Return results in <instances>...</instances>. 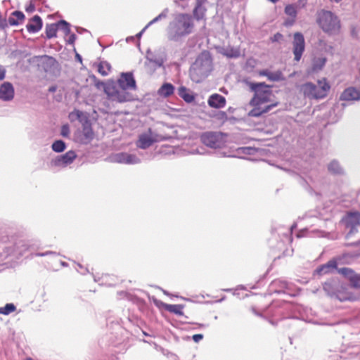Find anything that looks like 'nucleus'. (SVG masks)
Returning <instances> with one entry per match:
<instances>
[{"label":"nucleus","mask_w":360,"mask_h":360,"mask_svg":"<svg viewBox=\"0 0 360 360\" xmlns=\"http://www.w3.org/2000/svg\"><path fill=\"white\" fill-rule=\"evenodd\" d=\"M58 30L63 31L65 35L70 34V25L64 20H60L58 22Z\"/></svg>","instance_id":"obj_37"},{"label":"nucleus","mask_w":360,"mask_h":360,"mask_svg":"<svg viewBox=\"0 0 360 360\" xmlns=\"http://www.w3.org/2000/svg\"><path fill=\"white\" fill-rule=\"evenodd\" d=\"M15 95L13 84L9 82H4L0 85V100L6 102L11 101Z\"/></svg>","instance_id":"obj_13"},{"label":"nucleus","mask_w":360,"mask_h":360,"mask_svg":"<svg viewBox=\"0 0 360 360\" xmlns=\"http://www.w3.org/2000/svg\"><path fill=\"white\" fill-rule=\"evenodd\" d=\"M334 297L341 302L354 301L358 299V297L350 292L343 284H342L341 288H339Z\"/></svg>","instance_id":"obj_17"},{"label":"nucleus","mask_w":360,"mask_h":360,"mask_svg":"<svg viewBox=\"0 0 360 360\" xmlns=\"http://www.w3.org/2000/svg\"><path fill=\"white\" fill-rule=\"evenodd\" d=\"M246 84L254 92V96L249 103L250 105L253 107L248 112L250 117H258L278 105V103L276 102L262 107V105L271 101V98L273 96L271 86L264 82H246Z\"/></svg>","instance_id":"obj_1"},{"label":"nucleus","mask_w":360,"mask_h":360,"mask_svg":"<svg viewBox=\"0 0 360 360\" xmlns=\"http://www.w3.org/2000/svg\"><path fill=\"white\" fill-rule=\"evenodd\" d=\"M82 136L81 142L84 144L89 143L94 138V132L91 127V123L89 118L87 120L86 123H82Z\"/></svg>","instance_id":"obj_16"},{"label":"nucleus","mask_w":360,"mask_h":360,"mask_svg":"<svg viewBox=\"0 0 360 360\" xmlns=\"http://www.w3.org/2000/svg\"><path fill=\"white\" fill-rule=\"evenodd\" d=\"M338 272L341 275L344 276L345 278H347L349 280L353 276L355 272L350 268L343 267L340 269H336Z\"/></svg>","instance_id":"obj_38"},{"label":"nucleus","mask_w":360,"mask_h":360,"mask_svg":"<svg viewBox=\"0 0 360 360\" xmlns=\"http://www.w3.org/2000/svg\"><path fill=\"white\" fill-rule=\"evenodd\" d=\"M174 91V86L170 83H165L158 89V94L163 97H169L172 95Z\"/></svg>","instance_id":"obj_28"},{"label":"nucleus","mask_w":360,"mask_h":360,"mask_svg":"<svg viewBox=\"0 0 360 360\" xmlns=\"http://www.w3.org/2000/svg\"><path fill=\"white\" fill-rule=\"evenodd\" d=\"M329 89L330 86L327 83L322 86H316L311 82H307L302 85L300 89L304 96L309 98H322L326 96Z\"/></svg>","instance_id":"obj_6"},{"label":"nucleus","mask_w":360,"mask_h":360,"mask_svg":"<svg viewBox=\"0 0 360 360\" xmlns=\"http://www.w3.org/2000/svg\"><path fill=\"white\" fill-rule=\"evenodd\" d=\"M200 141L211 148H220L225 145L224 134L219 131H206L200 135Z\"/></svg>","instance_id":"obj_7"},{"label":"nucleus","mask_w":360,"mask_h":360,"mask_svg":"<svg viewBox=\"0 0 360 360\" xmlns=\"http://www.w3.org/2000/svg\"><path fill=\"white\" fill-rule=\"evenodd\" d=\"M41 58H43L46 60V63L47 64L53 65L56 63L55 58L51 56L44 55V56H41Z\"/></svg>","instance_id":"obj_46"},{"label":"nucleus","mask_w":360,"mask_h":360,"mask_svg":"<svg viewBox=\"0 0 360 360\" xmlns=\"http://www.w3.org/2000/svg\"><path fill=\"white\" fill-rule=\"evenodd\" d=\"M194 24L191 15L178 13L169 22L167 27V38L169 41H179L181 38L193 32Z\"/></svg>","instance_id":"obj_2"},{"label":"nucleus","mask_w":360,"mask_h":360,"mask_svg":"<svg viewBox=\"0 0 360 360\" xmlns=\"http://www.w3.org/2000/svg\"><path fill=\"white\" fill-rule=\"evenodd\" d=\"M341 285L342 283L338 279L332 278L324 283L323 290L329 296L334 297L339 288H341Z\"/></svg>","instance_id":"obj_15"},{"label":"nucleus","mask_w":360,"mask_h":360,"mask_svg":"<svg viewBox=\"0 0 360 360\" xmlns=\"http://www.w3.org/2000/svg\"><path fill=\"white\" fill-rule=\"evenodd\" d=\"M8 21L6 18H0V27L2 29H5L8 27Z\"/></svg>","instance_id":"obj_48"},{"label":"nucleus","mask_w":360,"mask_h":360,"mask_svg":"<svg viewBox=\"0 0 360 360\" xmlns=\"http://www.w3.org/2000/svg\"><path fill=\"white\" fill-rule=\"evenodd\" d=\"M285 13L290 18H296L297 11L295 6L292 4L287 5L285 8Z\"/></svg>","instance_id":"obj_40"},{"label":"nucleus","mask_w":360,"mask_h":360,"mask_svg":"<svg viewBox=\"0 0 360 360\" xmlns=\"http://www.w3.org/2000/svg\"><path fill=\"white\" fill-rule=\"evenodd\" d=\"M49 91L50 92H55L56 91V86H53L49 87Z\"/></svg>","instance_id":"obj_59"},{"label":"nucleus","mask_w":360,"mask_h":360,"mask_svg":"<svg viewBox=\"0 0 360 360\" xmlns=\"http://www.w3.org/2000/svg\"><path fill=\"white\" fill-rule=\"evenodd\" d=\"M152 54L150 51H147V56H146V61L145 62V66L147 68H150L151 65H154L153 69L155 70L157 68H160L164 64V60L161 58H154L150 57L149 55Z\"/></svg>","instance_id":"obj_26"},{"label":"nucleus","mask_w":360,"mask_h":360,"mask_svg":"<svg viewBox=\"0 0 360 360\" xmlns=\"http://www.w3.org/2000/svg\"><path fill=\"white\" fill-rule=\"evenodd\" d=\"M307 2V0H299V4H301L302 6H304Z\"/></svg>","instance_id":"obj_57"},{"label":"nucleus","mask_w":360,"mask_h":360,"mask_svg":"<svg viewBox=\"0 0 360 360\" xmlns=\"http://www.w3.org/2000/svg\"><path fill=\"white\" fill-rule=\"evenodd\" d=\"M56 255V252H53V251H46L45 252L37 253V254H35V256H37V257H45V256H47V255Z\"/></svg>","instance_id":"obj_49"},{"label":"nucleus","mask_w":360,"mask_h":360,"mask_svg":"<svg viewBox=\"0 0 360 360\" xmlns=\"http://www.w3.org/2000/svg\"><path fill=\"white\" fill-rule=\"evenodd\" d=\"M345 226L351 229V232L360 224V212H348L342 219Z\"/></svg>","instance_id":"obj_14"},{"label":"nucleus","mask_w":360,"mask_h":360,"mask_svg":"<svg viewBox=\"0 0 360 360\" xmlns=\"http://www.w3.org/2000/svg\"><path fill=\"white\" fill-rule=\"evenodd\" d=\"M42 25L41 18L36 15L30 19V22L26 25V28L30 33H36L41 29Z\"/></svg>","instance_id":"obj_21"},{"label":"nucleus","mask_w":360,"mask_h":360,"mask_svg":"<svg viewBox=\"0 0 360 360\" xmlns=\"http://www.w3.org/2000/svg\"><path fill=\"white\" fill-rule=\"evenodd\" d=\"M205 1V0H196V5L193 9V14L197 20H200L205 17L206 12V8L203 6Z\"/></svg>","instance_id":"obj_23"},{"label":"nucleus","mask_w":360,"mask_h":360,"mask_svg":"<svg viewBox=\"0 0 360 360\" xmlns=\"http://www.w3.org/2000/svg\"><path fill=\"white\" fill-rule=\"evenodd\" d=\"M272 285H279L281 286V288H287V282L286 281H280V280H276V281H274L271 283Z\"/></svg>","instance_id":"obj_45"},{"label":"nucleus","mask_w":360,"mask_h":360,"mask_svg":"<svg viewBox=\"0 0 360 360\" xmlns=\"http://www.w3.org/2000/svg\"><path fill=\"white\" fill-rule=\"evenodd\" d=\"M96 86L98 88L102 86L108 97L113 101L124 103L134 100L133 95L127 91V89L119 87L113 81L107 83L101 82L97 83Z\"/></svg>","instance_id":"obj_5"},{"label":"nucleus","mask_w":360,"mask_h":360,"mask_svg":"<svg viewBox=\"0 0 360 360\" xmlns=\"http://www.w3.org/2000/svg\"><path fill=\"white\" fill-rule=\"evenodd\" d=\"M192 338L194 342H198L203 338V335L202 334H195L193 335Z\"/></svg>","instance_id":"obj_53"},{"label":"nucleus","mask_w":360,"mask_h":360,"mask_svg":"<svg viewBox=\"0 0 360 360\" xmlns=\"http://www.w3.org/2000/svg\"><path fill=\"white\" fill-rule=\"evenodd\" d=\"M111 161L116 163L134 165L139 163L140 159L134 154L118 153L110 157Z\"/></svg>","instance_id":"obj_10"},{"label":"nucleus","mask_w":360,"mask_h":360,"mask_svg":"<svg viewBox=\"0 0 360 360\" xmlns=\"http://www.w3.org/2000/svg\"><path fill=\"white\" fill-rule=\"evenodd\" d=\"M16 309L15 306L13 303L6 304L4 307H0V314L8 315Z\"/></svg>","instance_id":"obj_39"},{"label":"nucleus","mask_w":360,"mask_h":360,"mask_svg":"<svg viewBox=\"0 0 360 360\" xmlns=\"http://www.w3.org/2000/svg\"><path fill=\"white\" fill-rule=\"evenodd\" d=\"M154 142H155V140L149 134H143L139 136V140L136 142V146L141 149H146L152 146Z\"/></svg>","instance_id":"obj_22"},{"label":"nucleus","mask_w":360,"mask_h":360,"mask_svg":"<svg viewBox=\"0 0 360 360\" xmlns=\"http://www.w3.org/2000/svg\"><path fill=\"white\" fill-rule=\"evenodd\" d=\"M78 266H79V268H82L81 264H78Z\"/></svg>","instance_id":"obj_64"},{"label":"nucleus","mask_w":360,"mask_h":360,"mask_svg":"<svg viewBox=\"0 0 360 360\" xmlns=\"http://www.w3.org/2000/svg\"><path fill=\"white\" fill-rule=\"evenodd\" d=\"M68 117L71 122L78 120L81 124L83 122L86 123L87 120L89 119V116L86 112L77 109L70 112L69 113Z\"/></svg>","instance_id":"obj_24"},{"label":"nucleus","mask_w":360,"mask_h":360,"mask_svg":"<svg viewBox=\"0 0 360 360\" xmlns=\"http://www.w3.org/2000/svg\"><path fill=\"white\" fill-rule=\"evenodd\" d=\"M33 248V244L30 241L16 238L11 245L6 247L9 254L13 255L16 257L23 255L26 252L30 251Z\"/></svg>","instance_id":"obj_8"},{"label":"nucleus","mask_w":360,"mask_h":360,"mask_svg":"<svg viewBox=\"0 0 360 360\" xmlns=\"http://www.w3.org/2000/svg\"><path fill=\"white\" fill-rule=\"evenodd\" d=\"M295 18H291V19L290 20H287L285 22V25L286 26H290L292 25H293V23L295 22Z\"/></svg>","instance_id":"obj_54"},{"label":"nucleus","mask_w":360,"mask_h":360,"mask_svg":"<svg viewBox=\"0 0 360 360\" xmlns=\"http://www.w3.org/2000/svg\"><path fill=\"white\" fill-rule=\"evenodd\" d=\"M46 34L48 39L56 37L57 30H58V22L47 24L46 25Z\"/></svg>","instance_id":"obj_32"},{"label":"nucleus","mask_w":360,"mask_h":360,"mask_svg":"<svg viewBox=\"0 0 360 360\" xmlns=\"http://www.w3.org/2000/svg\"><path fill=\"white\" fill-rule=\"evenodd\" d=\"M146 30V29H145V27L139 32L136 34V37H141V35L143 34V33Z\"/></svg>","instance_id":"obj_58"},{"label":"nucleus","mask_w":360,"mask_h":360,"mask_svg":"<svg viewBox=\"0 0 360 360\" xmlns=\"http://www.w3.org/2000/svg\"><path fill=\"white\" fill-rule=\"evenodd\" d=\"M316 22L322 31L329 36L338 35L341 31V22L333 12L321 10L316 14Z\"/></svg>","instance_id":"obj_4"},{"label":"nucleus","mask_w":360,"mask_h":360,"mask_svg":"<svg viewBox=\"0 0 360 360\" xmlns=\"http://www.w3.org/2000/svg\"><path fill=\"white\" fill-rule=\"evenodd\" d=\"M62 265H63V266H67V264H66L65 262H63V263H62Z\"/></svg>","instance_id":"obj_63"},{"label":"nucleus","mask_w":360,"mask_h":360,"mask_svg":"<svg viewBox=\"0 0 360 360\" xmlns=\"http://www.w3.org/2000/svg\"><path fill=\"white\" fill-rule=\"evenodd\" d=\"M326 62V59L325 58H321L316 60L313 64V70H320L325 65Z\"/></svg>","instance_id":"obj_43"},{"label":"nucleus","mask_w":360,"mask_h":360,"mask_svg":"<svg viewBox=\"0 0 360 360\" xmlns=\"http://www.w3.org/2000/svg\"><path fill=\"white\" fill-rule=\"evenodd\" d=\"M212 59L209 52L201 53L191 65L189 74L191 80L200 83L212 71Z\"/></svg>","instance_id":"obj_3"},{"label":"nucleus","mask_w":360,"mask_h":360,"mask_svg":"<svg viewBox=\"0 0 360 360\" xmlns=\"http://www.w3.org/2000/svg\"><path fill=\"white\" fill-rule=\"evenodd\" d=\"M169 13V9L167 8H165L161 13H160L158 16L150 20L146 26L145 29H148L153 24L167 18V14Z\"/></svg>","instance_id":"obj_35"},{"label":"nucleus","mask_w":360,"mask_h":360,"mask_svg":"<svg viewBox=\"0 0 360 360\" xmlns=\"http://www.w3.org/2000/svg\"><path fill=\"white\" fill-rule=\"evenodd\" d=\"M35 8H34V6L33 4H30L27 8H26V11L27 12H33L34 11Z\"/></svg>","instance_id":"obj_55"},{"label":"nucleus","mask_w":360,"mask_h":360,"mask_svg":"<svg viewBox=\"0 0 360 360\" xmlns=\"http://www.w3.org/2000/svg\"><path fill=\"white\" fill-rule=\"evenodd\" d=\"M269 1L272 2V3H276L278 2L279 0H269Z\"/></svg>","instance_id":"obj_62"},{"label":"nucleus","mask_w":360,"mask_h":360,"mask_svg":"<svg viewBox=\"0 0 360 360\" xmlns=\"http://www.w3.org/2000/svg\"><path fill=\"white\" fill-rule=\"evenodd\" d=\"M178 94L188 103H192L195 100L194 96L191 94L185 86H182L178 89Z\"/></svg>","instance_id":"obj_29"},{"label":"nucleus","mask_w":360,"mask_h":360,"mask_svg":"<svg viewBox=\"0 0 360 360\" xmlns=\"http://www.w3.org/2000/svg\"><path fill=\"white\" fill-rule=\"evenodd\" d=\"M111 70V65L107 61H101L98 65V72L102 76H107Z\"/></svg>","instance_id":"obj_33"},{"label":"nucleus","mask_w":360,"mask_h":360,"mask_svg":"<svg viewBox=\"0 0 360 360\" xmlns=\"http://www.w3.org/2000/svg\"><path fill=\"white\" fill-rule=\"evenodd\" d=\"M66 148L65 143L62 140L55 141L51 146V148L54 152L61 153Z\"/></svg>","instance_id":"obj_36"},{"label":"nucleus","mask_w":360,"mask_h":360,"mask_svg":"<svg viewBox=\"0 0 360 360\" xmlns=\"http://www.w3.org/2000/svg\"><path fill=\"white\" fill-rule=\"evenodd\" d=\"M207 103L212 108H221L226 105V98L220 94H214L210 96Z\"/></svg>","instance_id":"obj_20"},{"label":"nucleus","mask_w":360,"mask_h":360,"mask_svg":"<svg viewBox=\"0 0 360 360\" xmlns=\"http://www.w3.org/2000/svg\"><path fill=\"white\" fill-rule=\"evenodd\" d=\"M282 38L283 35L281 33L277 32L271 38V40L273 42H276L279 41L281 39H282Z\"/></svg>","instance_id":"obj_47"},{"label":"nucleus","mask_w":360,"mask_h":360,"mask_svg":"<svg viewBox=\"0 0 360 360\" xmlns=\"http://www.w3.org/2000/svg\"><path fill=\"white\" fill-rule=\"evenodd\" d=\"M349 281L352 288L360 289V274L355 273Z\"/></svg>","instance_id":"obj_41"},{"label":"nucleus","mask_w":360,"mask_h":360,"mask_svg":"<svg viewBox=\"0 0 360 360\" xmlns=\"http://www.w3.org/2000/svg\"><path fill=\"white\" fill-rule=\"evenodd\" d=\"M60 134L63 137H69L70 136V127L68 124H64L61 127Z\"/></svg>","instance_id":"obj_44"},{"label":"nucleus","mask_w":360,"mask_h":360,"mask_svg":"<svg viewBox=\"0 0 360 360\" xmlns=\"http://www.w3.org/2000/svg\"><path fill=\"white\" fill-rule=\"evenodd\" d=\"M350 245L357 246L359 248V250L354 253V256L357 257H360V240L359 241L352 243Z\"/></svg>","instance_id":"obj_50"},{"label":"nucleus","mask_w":360,"mask_h":360,"mask_svg":"<svg viewBox=\"0 0 360 360\" xmlns=\"http://www.w3.org/2000/svg\"><path fill=\"white\" fill-rule=\"evenodd\" d=\"M221 53L229 58H236L240 56V51L234 48H226L223 50Z\"/></svg>","instance_id":"obj_34"},{"label":"nucleus","mask_w":360,"mask_h":360,"mask_svg":"<svg viewBox=\"0 0 360 360\" xmlns=\"http://www.w3.org/2000/svg\"><path fill=\"white\" fill-rule=\"evenodd\" d=\"M237 151L239 154L253 155L257 149L252 147H240L238 148Z\"/></svg>","instance_id":"obj_42"},{"label":"nucleus","mask_w":360,"mask_h":360,"mask_svg":"<svg viewBox=\"0 0 360 360\" xmlns=\"http://www.w3.org/2000/svg\"><path fill=\"white\" fill-rule=\"evenodd\" d=\"M184 306L183 304H166L165 309L169 312L173 313L178 316H184L183 309Z\"/></svg>","instance_id":"obj_30"},{"label":"nucleus","mask_w":360,"mask_h":360,"mask_svg":"<svg viewBox=\"0 0 360 360\" xmlns=\"http://www.w3.org/2000/svg\"><path fill=\"white\" fill-rule=\"evenodd\" d=\"M162 292H163V293H164L165 295H169V292H168L167 291L165 290H162Z\"/></svg>","instance_id":"obj_61"},{"label":"nucleus","mask_w":360,"mask_h":360,"mask_svg":"<svg viewBox=\"0 0 360 360\" xmlns=\"http://www.w3.org/2000/svg\"><path fill=\"white\" fill-rule=\"evenodd\" d=\"M77 158L74 150H69L63 155L57 156L51 160V165L55 167H65L70 165Z\"/></svg>","instance_id":"obj_11"},{"label":"nucleus","mask_w":360,"mask_h":360,"mask_svg":"<svg viewBox=\"0 0 360 360\" xmlns=\"http://www.w3.org/2000/svg\"><path fill=\"white\" fill-rule=\"evenodd\" d=\"M360 99V91L354 87L346 89L340 96L342 101H357Z\"/></svg>","instance_id":"obj_19"},{"label":"nucleus","mask_w":360,"mask_h":360,"mask_svg":"<svg viewBox=\"0 0 360 360\" xmlns=\"http://www.w3.org/2000/svg\"><path fill=\"white\" fill-rule=\"evenodd\" d=\"M117 84L119 87H124L127 89H136V81L131 72H122L117 80Z\"/></svg>","instance_id":"obj_12"},{"label":"nucleus","mask_w":360,"mask_h":360,"mask_svg":"<svg viewBox=\"0 0 360 360\" xmlns=\"http://www.w3.org/2000/svg\"><path fill=\"white\" fill-rule=\"evenodd\" d=\"M328 169L333 174H342L344 173L343 169L336 160H333L329 163Z\"/></svg>","instance_id":"obj_31"},{"label":"nucleus","mask_w":360,"mask_h":360,"mask_svg":"<svg viewBox=\"0 0 360 360\" xmlns=\"http://www.w3.org/2000/svg\"><path fill=\"white\" fill-rule=\"evenodd\" d=\"M25 18L24 13L20 11H13L9 17L8 22L10 25L16 26L21 24Z\"/></svg>","instance_id":"obj_25"},{"label":"nucleus","mask_w":360,"mask_h":360,"mask_svg":"<svg viewBox=\"0 0 360 360\" xmlns=\"http://www.w3.org/2000/svg\"><path fill=\"white\" fill-rule=\"evenodd\" d=\"M337 269V262L334 259L328 261L326 264L319 266L314 271V274L322 276L329 274Z\"/></svg>","instance_id":"obj_18"},{"label":"nucleus","mask_w":360,"mask_h":360,"mask_svg":"<svg viewBox=\"0 0 360 360\" xmlns=\"http://www.w3.org/2000/svg\"><path fill=\"white\" fill-rule=\"evenodd\" d=\"M292 45L294 59L296 61H300L305 49L304 38L302 33L295 32L294 34Z\"/></svg>","instance_id":"obj_9"},{"label":"nucleus","mask_w":360,"mask_h":360,"mask_svg":"<svg viewBox=\"0 0 360 360\" xmlns=\"http://www.w3.org/2000/svg\"><path fill=\"white\" fill-rule=\"evenodd\" d=\"M6 69L3 66H0V81L6 77Z\"/></svg>","instance_id":"obj_52"},{"label":"nucleus","mask_w":360,"mask_h":360,"mask_svg":"<svg viewBox=\"0 0 360 360\" xmlns=\"http://www.w3.org/2000/svg\"><path fill=\"white\" fill-rule=\"evenodd\" d=\"M69 35H70V37H69V39H68V43L70 44H74V43L77 39L76 35L75 34H70Z\"/></svg>","instance_id":"obj_51"},{"label":"nucleus","mask_w":360,"mask_h":360,"mask_svg":"<svg viewBox=\"0 0 360 360\" xmlns=\"http://www.w3.org/2000/svg\"><path fill=\"white\" fill-rule=\"evenodd\" d=\"M260 75L266 76L270 81L278 82L284 79L283 75L281 71L270 72L268 70H264L259 72Z\"/></svg>","instance_id":"obj_27"},{"label":"nucleus","mask_w":360,"mask_h":360,"mask_svg":"<svg viewBox=\"0 0 360 360\" xmlns=\"http://www.w3.org/2000/svg\"><path fill=\"white\" fill-rule=\"evenodd\" d=\"M332 2L340 3L342 0H330Z\"/></svg>","instance_id":"obj_60"},{"label":"nucleus","mask_w":360,"mask_h":360,"mask_svg":"<svg viewBox=\"0 0 360 360\" xmlns=\"http://www.w3.org/2000/svg\"><path fill=\"white\" fill-rule=\"evenodd\" d=\"M75 58H76V59H77V61H79V62L82 63V56H81L79 53H76V55H75Z\"/></svg>","instance_id":"obj_56"}]
</instances>
